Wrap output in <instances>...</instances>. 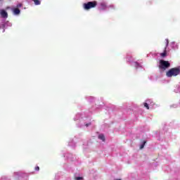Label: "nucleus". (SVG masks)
Listing matches in <instances>:
<instances>
[{
    "mask_svg": "<svg viewBox=\"0 0 180 180\" xmlns=\"http://www.w3.org/2000/svg\"><path fill=\"white\" fill-rule=\"evenodd\" d=\"M75 180H82V179H84V177L77 176V177H75Z\"/></svg>",
    "mask_w": 180,
    "mask_h": 180,
    "instance_id": "obj_11",
    "label": "nucleus"
},
{
    "mask_svg": "<svg viewBox=\"0 0 180 180\" xmlns=\"http://www.w3.org/2000/svg\"><path fill=\"white\" fill-rule=\"evenodd\" d=\"M40 170V167H39V166L35 167V171H39Z\"/></svg>",
    "mask_w": 180,
    "mask_h": 180,
    "instance_id": "obj_13",
    "label": "nucleus"
},
{
    "mask_svg": "<svg viewBox=\"0 0 180 180\" xmlns=\"http://www.w3.org/2000/svg\"><path fill=\"white\" fill-rule=\"evenodd\" d=\"M143 106L145 108H146V109H148V110L150 109V106H148V103H144Z\"/></svg>",
    "mask_w": 180,
    "mask_h": 180,
    "instance_id": "obj_10",
    "label": "nucleus"
},
{
    "mask_svg": "<svg viewBox=\"0 0 180 180\" xmlns=\"http://www.w3.org/2000/svg\"><path fill=\"white\" fill-rule=\"evenodd\" d=\"M159 68L162 71H165V70H168L169 67H171V63L168 60H160L159 62Z\"/></svg>",
    "mask_w": 180,
    "mask_h": 180,
    "instance_id": "obj_3",
    "label": "nucleus"
},
{
    "mask_svg": "<svg viewBox=\"0 0 180 180\" xmlns=\"http://www.w3.org/2000/svg\"><path fill=\"white\" fill-rule=\"evenodd\" d=\"M180 74L179 68H172L166 72V77L171 78L172 77H176Z\"/></svg>",
    "mask_w": 180,
    "mask_h": 180,
    "instance_id": "obj_1",
    "label": "nucleus"
},
{
    "mask_svg": "<svg viewBox=\"0 0 180 180\" xmlns=\"http://www.w3.org/2000/svg\"><path fill=\"white\" fill-rule=\"evenodd\" d=\"M98 139H100V140H102V141H105V135H103V134H100V135H98Z\"/></svg>",
    "mask_w": 180,
    "mask_h": 180,
    "instance_id": "obj_7",
    "label": "nucleus"
},
{
    "mask_svg": "<svg viewBox=\"0 0 180 180\" xmlns=\"http://www.w3.org/2000/svg\"><path fill=\"white\" fill-rule=\"evenodd\" d=\"M34 5H40L41 2L40 0H33Z\"/></svg>",
    "mask_w": 180,
    "mask_h": 180,
    "instance_id": "obj_8",
    "label": "nucleus"
},
{
    "mask_svg": "<svg viewBox=\"0 0 180 180\" xmlns=\"http://www.w3.org/2000/svg\"><path fill=\"white\" fill-rule=\"evenodd\" d=\"M96 6H98V1H89L83 4V8L84 11H89V9L96 8Z\"/></svg>",
    "mask_w": 180,
    "mask_h": 180,
    "instance_id": "obj_2",
    "label": "nucleus"
},
{
    "mask_svg": "<svg viewBox=\"0 0 180 180\" xmlns=\"http://www.w3.org/2000/svg\"><path fill=\"white\" fill-rule=\"evenodd\" d=\"M22 4H18L17 5V8L19 9V8H22Z\"/></svg>",
    "mask_w": 180,
    "mask_h": 180,
    "instance_id": "obj_12",
    "label": "nucleus"
},
{
    "mask_svg": "<svg viewBox=\"0 0 180 180\" xmlns=\"http://www.w3.org/2000/svg\"><path fill=\"white\" fill-rule=\"evenodd\" d=\"M14 15H19L20 13V10L19 8H15L13 10Z\"/></svg>",
    "mask_w": 180,
    "mask_h": 180,
    "instance_id": "obj_6",
    "label": "nucleus"
},
{
    "mask_svg": "<svg viewBox=\"0 0 180 180\" xmlns=\"http://www.w3.org/2000/svg\"><path fill=\"white\" fill-rule=\"evenodd\" d=\"M85 126H86V127H88V126H91V123L86 124Z\"/></svg>",
    "mask_w": 180,
    "mask_h": 180,
    "instance_id": "obj_14",
    "label": "nucleus"
},
{
    "mask_svg": "<svg viewBox=\"0 0 180 180\" xmlns=\"http://www.w3.org/2000/svg\"><path fill=\"white\" fill-rule=\"evenodd\" d=\"M1 18H8V13L5 10H1L0 12Z\"/></svg>",
    "mask_w": 180,
    "mask_h": 180,
    "instance_id": "obj_5",
    "label": "nucleus"
},
{
    "mask_svg": "<svg viewBox=\"0 0 180 180\" xmlns=\"http://www.w3.org/2000/svg\"><path fill=\"white\" fill-rule=\"evenodd\" d=\"M168 44H169V41L167 39L164 52L160 53L161 57H167V48L168 47Z\"/></svg>",
    "mask_w": 180,
    "mask_h": 180,
    "instance_id": "obj_4",
    "label": "nucleus"
},
{
    "mask_svg": "<svg viewBox=\"0 0 180 180\" xmlns=\"http://www.w3.org/2000/svg\"><path fill=\"white\" fill-rule=\"evenodd\" d=\"M147 143V141H144L143 142V143L141 145V146H140V148H141V149H143V148H144V146H146V143Z\"/></svg>",
    "mask_w": 180,
    "mask_h": 180,
    "instance_id": "obj_9",
    "label": "nucleus"
}]
</instances>
